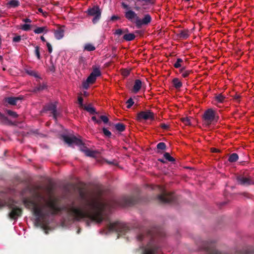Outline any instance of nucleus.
Returning a JSON list of instances; mask_svg holds the SVG:
<instances>
[{
    "mask_svg": "<svg viewBox=\"0 0 254 254\" xmlns=\"http://www.w3.org/2000/svg\"><path fill=\"white\" fill-rule=\"evenodd\" d=\"M47 47L48 48V50L49 53H51L53 51V49L52 45L50 44V43L47 42L46 44Z\"/></svg>",
    "mask_w": 254,
    "mask_h": 254,
    "instance_id": "5fc2aeb1",
    "label": "nucleus"
},
{
    "mask_svg": "<svg viewBox=\"0 0 254 254\" xmlns=\"http://www.w3.org/2000/svg\"><path fill=\"white\" fill-rule=\"evenodd\" d=\"M164 235V233L161 230L157 229L141 232L138 234L136 236L138 241H149L145 246L141 247V254H158L161 251V248L158 244L157 237H162Z\"/></svg>",
    "mask_w": 254,
    "mask_h": 254,
    "instance_id": "7ed1b4c3",
    "label": "nucleus"
},
{
    "mask_svg": "<svg viewBox=\"0 0 254 254\" xmlns=\"http://www.w3.org/2000/svg\"><path fill=\"white\" fill-rule=\"evenodd\" d=\"M27 73L30 75L35 76L36 77H38L37 73L34 70H28Z\"/></svg>",
    "mask_w": 254,
    "mask_h": 254,
    "instance_id": "49530a36",
    "label": "nucleus"
},
{
    "mask_svg": "<svg viewBox=\"0 0 254 254\" xmlns=\"http://www.w3.org/2000/svg\"><path fill=\"white\" fill-rule=\"evenodd\" d=\"M161 193L156 196V199L161 203H167L175 201V197L173 193L168 192L160 186H157Z\"/></svg>",
    "mask_w": 254,
    "mask_h": 254,
    "instance_id": "1a4fd4ad",
    "label": "nucleus"
},
{
    "mask_svg": "<svg viewBox=\"0 0 254 254\" xmlns=\"http://www.w3.org/2000/svg\"><path fill=\"white\" fill-rule=\"evenodd\" d=\"M115 128L120 132H123L125 129V126L123 123H117L115 125Z\"/></svg>",
    "mask_w": 254,
    "mask_h": 254,
    "instance_id": "cd10ccee",
    "label": "nucleus"
},
{
    "mask_svg": "<svg viewBox=\"0 0 254 254\" xmlns=\"http://www.w3.org/2000/svg\"><path fill=\"white\" fill-rule=\"evenodd\" d=\"M20 5V2L18 0H10L6 3L8 8L17 7Z\"/></svg>",
    "mask_w": 254,
    "mask_h": 254,
    "instance_id": "412c9836",
    "label": "nucleus"
},
{
    "mask_svg": "<svg viewBox=\"0 0 254 254\" xmlns=\"http://www.w3.org/2000/svg\"><path fill=\"white\" fill-rule=\"evenodd\" d=\"M142 86V82L140 79H136L132 89V92L134 93H137L141 89Z\"/></svg>",
    "mask_w": 254,
    "mask_h": 254,
    "instance_id": "6ab92c4d",
    "label": "nucleus"
},
{
    "mask_svg": "<svg viewBox=\"0 0 254 254\" xmlns=\"http://www.w3.org/2000/svg\"><path fill=\"white\" fill-rule=\"evenodd\" d=\"M9 121L7 117L0 112V123L3 124L8 123Z\"/></svg>",
    "mask_w": 254,
    "mask_h": 254,
    "instance_id": "2f4dec72",
    "label": "nucleus"
},
{
    "mask_svg": "<svg viewBox=\"0 0 254 254\" xmlns=\"http://www.w3.org/2000/svg\"><path fill=\"white\" fill-rule=\"evenodd\" d=\"M122 73L123 76H128L129 74L130 71L128 70L127 69H124L122 70Z\"/></svg>",
    "mask_w": 254,
    "mask_h": 254,
    "instance_id": "3c124183",
    "label": "nucleus"
},
{
    "mask_svg": "<svg viewBox=\"0 0 254 254\" xmlns=\"http://www.w3.org/2000/svg\"><path fill=\"white\" fill-rule=\"evenodd\" d=\"M90 74H93L95 77H97L101 75V73L99 68L94 67L92 72Z\"/></svg>",
    "mask_w": 254,
    "mask_h": 254,
    "instance_id": "7c9ffc66",
    "label": "nucleus"
},
{
    "mask_svg": "<svg viewBox=\"0 0 254 254\" xmlns=\"http://www.w3.org/2000/svg\"><path fill=\"white\" fill-rule=\"evenodd\" d=\"M6 205V202L3 201L2 200L0 199V209Z\"/></svg>",
    "mask_w": 254,
    "mask_h": 254,
    "instance_id": "680f3d73",
    "label": "nucleus"
},
{
    "mask_svg": "<svg viewBox=\"0 0 254 254\" xmlns=\"http://www.w3.org/2000/svg\"><path fill=\"white\" fill-rule=\"evenodd\" d=\"M47 31H48V30H47L46 27H37L34 30V33L36 34H40L43 32L46 33V32H47Z\"/></svg>",
    "mask_w": 254,
    "mask_h": 254,
    "instance_id": "c85d7f7f",
    "label": "nucleus"
},
{
    "mask_svg": "<svg viewBox=\"0 0 254 254\" xmlns=\"http://www.w3.org/2000/svg\"><path fill=\"white\" fill-rule=\"evenodd\" d=\"M164 157L166 160H167L168 161H169L170 162H173L175 161L174 158L173 157H172V156H171L170 154L168 152H165L164 154Z\"/></svg>",
    "mask_w": 254,
    "mask_h": 254,
    "instance_id": "c9c22d12",
    "label": "nucleus"
},
{
    "mask_svg": "<svg viewBox=\"0 0 254 254\" xmlns=\"http://www.w3.org/2000/svg\"><path fill=\"white\" fill-rule=\"evenodd\" d=\"M238 159V155L237 153H233L229 156L228 161L231 163H233L236 162Z\"/></svg>",
    "mask_w": 254,
    "mask_h": 254,
    "instance_id": "393cba45",
    "label": "nucleus"
},
{
    "mask_svg": "<svg viewBox=\"0 0 254 254\" xmlns=\"http://www.w3.org/2000/svg\"><path fill=\"white\" fill-rule=\"evenodd\" d=\"M135 38V35L133 33L125 34L123 36V39L126 41H131Z\"/></svg>",
    "mask_w": 254,
    "mask_h": 254,
    "instance_id": "b1692460",
    "label": "nucleus"
},
{
    "mask_svg": "<svg viewBox=\"0 0 254 254\" xmlns=\"http://www.w3.org/2000/svg\"><path fill=\"white\" fill-rule=\"evenodd\" d=\"M103 132L104 135L108 137H111V136L112 135L111 131H110L109 130H108L105 127L103 128Z\"/></svg>",
    "mask_w": 254,
    "mask_h": 254,
    "instance_id": "a19ab883",
    "label": "nucleus"
},
{
    "mask_svg": "<svg viewBox=\"0 0 254 254\" xmlns=\"http://www.w3.org/2000/svg\"><path fill=\"white\" fill-rule=\"evenodd\" d=\"M15 203L14 201L12 200L9 201L6 204L8 208L10 210L8 214V216L10 219L14 220H16L18 217H21L23 211L22 208L17 206Z\"/></svg>",
    "mask_w": 254,
    "mask_h": 254,
    "instance_id": "6e6552de",
    "label": "nucleus"
},
{
    "mask_svg": "<svg viewBox=\"0 0 254 254\" xmlns=\"http://www.w3.org/2000/svg\"><path fill=\"white\" fill-rule=\"evenodd\" d=\"M101 10L97 5H95L91 8H89L86 13L88 15L93 16L92 19V22L94 24L97 23L100 19L101 17Z\"/></svg>",
    "mask_w": 254,
    "mask_h": 254,
    "instance_id": "9b49d317",
    "label": "nucleus"
},
{
    "mask_svg": "<svg viewBox=\"0 0 254 254\" xmlns=\"http://www.w3.org/2000/svg\"><path fill=\"white\" fill-rule=\"evenodd\" d=\"M126 103L127 104V108L129 109L133 105L134 102L132 99L131 98H130L127 100Z\"/></svg>",
    "mask_w": 254,
    "mask_h": 254,
    "instance_id": "58836bf2",
    "label": "nucleus"
},
{
    "mask_svg": "<svg viewBox=\"0 0 254 254\" xmlns=\"http://www.w3.org/2000/svg\"><path fill=\"white\" fill-rule=\"evenodd\" d=\"M157 148L159 150H164L166 148V144L164 142H159L157 145Z\"/></svg>",
    "mask_w": 254,
    "mask_h": 254,
    "instance_id": "f704fd0d",
    "label": "nucleus"
},
{
    "mask_svg": "<svg viewBox=\"0 0 254 254\" xmlns=\"http://www.w3.org/2000/svg\"><path fill=\"white\" fill-rule=\"evenodd\" d=\"M100 118L105 124L108 123L109 122V119L105 116H100Z\"/></svg>",
    "mask_w": 254,
    "mask_h": 254,
    "instance_id": "de8ad7c7",
    "label": "nucleus"
},
{
    "mask_svg": "<svg viewBox=\"0 0 254 254\" xmlns=\"http://www.w3.org/2000/svg\"><path fill=\"white\" fill-rule=\"evenodd\" d=\"M211 149L213 152H219V150L215 148H212Z\"/></svg>",
    "mask_w": 254,
    "mask_h": 254,
    "instance_id": "338daca9",
    "label": "nucleus"
},
{
    "mask_svg": "<svg viewBox=\"0 0 254 254\" xmlns=\"http://www.w3.org/2000/svg\"><path fill=\"white\" fill-rule=\"evenodd\" d=\"M124 33L123 30L122 29H118L116 30L115 34L116 35H118L119 36H120L122 35Z\"/></svg>",
    "mask_w": 254,
    "mask_h": 254,
    "instance_id": "864d4df0",
    "label": "nucleus"
},
{
    "mask_svg": "<svg viewBox=\"0 0 254 254\" xmlns=\"http://www.w3.org/2000/svg\"><path fill=\"white\" fill-rule=\"evenodd\" d=\"M84 109L89 112L90 114L94 115L97 114L95 108L92 107L91 104L84 106Z\"/></svg>",
    "mask_w": 254,
    "mask_h": 254,
    "instance_id": "5701e85b",
    "label": "nucleus"
},
{
    "mask_svg": "<svg viewBox=\"0 0 254 254\" xmlns=\"http://www.w3.org/2000/svg\"><path fill=\"white\" fill-rule=\"evenodd\" d=\"M35 196L36 198L40 200H45V197L39 192H35Z\"/></svg>",
    "mask_w": 254,
    "mask_h": 254,
    "instance_id": "37998d69",
    "label": "nucleus"
},
{
    "mask_svg": "<svg viewBox=\"0 0 254 254\" xmlns=\"http://www.w3.org/2000/svg\"><path fill=\"white\" fill-rule=\"evenodd\" d=\"M96 154V152L95 151L91 150L89 149H88L87 150L85 153V154L87 156L89 157H95Z\"/></svg>",
    "mask_w": 254,
    "mask_h": 254,
    "instance_id": "72a5a7b5",
    "label": "nucleus"
},
{
    "mask_svg": "<svg viewBox=\"0 0 254 254\" xmlns=\"http://www.w3.org/2000/svg\"><path fill=\"white\" fill-rule=\"evenodd\" d=\"M84 50L87 51H93L95 50V47L92 44L87 43L85 45Z\"/></svg>",
    "mask_w": 254,
    "mask_h": 254,
    "instance_id": "c756f323",
    "label": "nucleus"
},
{
    "mask_svg": "<svg viewBox=\"0 0 254 254\" xmlns=\"http://www.w3.org/2000/svg\"><path fill=\"white\" fill-rule=\"evenodd\" d=\"M151 1L152 0H137V2H139V1H144L145 2V3H151Z\"/></svg>",
    "mask_w": 254,
    "mask_h": 254,
    "instance_id": "0e129e2a",
    "label": "nucleus"
},
{
    "mask_svg": "<svg viewBox=\"0 0 254 254\" xmlns=\"http://www.w3.org/2000/svg\"><path fill=\"white\" fill-rule=\"evenodd\" d=\"M23 203L26 207L32 209L33 214L36 217L35 223L37 226L43 229H45L48 224L47 219L50 216H54L62 210L54 200L46 201V204L42 207L33 200L25 199Z\"/></svg>",
    "mask_w": 254,
    "mask_h": 254,
    "instance_id": "f03ea898",
    "label": "nucleus"
},
{
    "mask_svg": "<svg viewBox=\"0 0 254 254\" xmlns=\"http://www.w3.org/2000/svg\"><path fill=\"white\" fill-rule=\"evenodd\" d=\"M48 69L52 72H54L55 71V66L52 60L50 61V65L49 66Z\"/></svg>",
    "mask_w": 254,
    "mask_h": 254,
    "instance_id": "c03bdc74",
    "label": "nucleus"
},
{
    "mask_svg": "<svg viewBox=\"0 0 254 254\" xmlns=\"http://www.w3.org/2000/svg\"><path fill=\"white\" fill-rule=\"evenodd\" d=\"M181 120L185 125H190V119L188 117L183 118Z\"/></svg>",
    "mask_w": 254,
    "mask_h": 254,
    "instance_id": "79ce46f5",
    "label": "nucleus"
},
{
    "mask_svg": "<svg viewBox=\"0 0 254 254\" xmlns=\"http://www.w3.org/2000/svg\"><path fill=\"white\" fill-rule=\"evenodd\" d=\"M207 253V254H250L247 251H237L234 254H227L221 253L216 249H213L208 245L207 243H205L202 248Z\"/></svg>",
    "mask_w": 254,
    "mask_h": 254,
    "instance_id": "f8f14e48",
    "label": "nucleus"
},
{
    "mask_svg": "<svg viewBox=\"0 0 254 254\" xmlns=\"http://www.w3.org/2000/svg\"><path fill=\"white\" fill-rule=\"evenodd\" d=\"M215 98L216 101L219 103H222L225 99V97L221 94L216 96Z\"/></svg>",
    "mask_w": 254,
    "mask_h": 254,
    "instance_id": "e433bc0d",
    "label": "nucleus"
},
{
    "mask_svg": "<svg viewBox=\"0 0 254 254\" xmlns=\"http://www.w3.org/2000/svg\"><path fill=\"white\" fill-rule=\"evenodd\" d=\"M160 127L164 129H168L169 128V125L165 124H161Z\"/></svg>",
    "mask_w": 254,
    "mask_h": 254,
    "instance_id": "bf43d9fd",
    "label": "nucleus"
},
{
    "mask_svg": "<svg viewBox=\"0 0 254 254\" xmlns=\"http://www.w3.org/2000/svg\"><path fill=\"white\" fill-rule=\"evenodd\" d=\"M31 26L29 24H24L22 26L21 29L24 31H28L30 29Z\"/></svg>",
    "mask_w": 254,
    "mask_h": 254,
    "instance_id": "a18cd8bd",
    "label": "nucleus"
},
{
    "mask_svg": "<svg viewBox=\"0 0 254 254\" xmlns=\"http://www.w3.org/2000/svg\"><path fill=\"white\" fill-rule=\"evenodd\" d=\"M179 37L180 38L186 39L189 37V34L188 30H182L180 31Z\"/></svg>",
    "mask_w": 254,
    "mask_h": 254,
    "instance_id": "a878e982",
    "label": "nucleus"
},
{
    "mask_svg": "<svg viewBox=\"0 0 254 254\" xmlns=\"http://www.w3.org/2000/svg\"><path fill=\"white\" fill-rule=\"evenodd\" d=\"M40 49V47L38 46L35 47V54L38 60H40L41 59Z\"/></svg>",
    "mask_w": 254,
    "mask_h": 254,
    "instance_id": "4c0bfd02",
    "label": "nucleus"
},
{
    "mask_svg": "<svg viewBox=\"0 0 254 254\" xmlns=\"http://www.w3.org/2000/svg\"><path fill=\"white\" fill-rule=\"evenodd\" d=\"M38 11H39V12H40V13H42V14L43 15V16H44V17H46V16H47V13L46 12H44V11H43V10L41 8H39L38 9Z\"/></svg>",
    "mask_w": 254,
    "mask_h": 254,
    "instance_id": "13d9d810",
    "label": "nucleus"
},
{
    "mask_svg": "<svg viewBox=\"0 0 254 254\" xmlns=\"http://www.w3.org/2000/svg\"><path fill=\"white\" fill-rule=\"evenodd\" d=\"M139 197L137 195L125 196L122 198V205L124 206L133 205L138 201Z\"/></svg>",
    "mask_w": 254,
    "mask_h": 254,
    "instance_id": "4468645a",
    "label": "nucleus"
},
{
    "mask_svg": "<svg viewBox=\"0 0 254 254\" xmlns=\"http://www.w3.org/2000/svg\"><path fill=\"white\" fill-rule=\"evenodd\" d=\"M184 64V61L181 58H178L176 62L174 64V66L176 68L181 67Z\"/></svg>",
    "mask_w": 254,
    "mask_h": 254,
    "instance_id": "bb28decb",
    "label": "nucleus"
},
{
    "mask_svg": "<svg viewBox=\"0 0 254 254\" xmlns=\"http://www.w3.org/2000/svg\"><path fill=\"white\" fill-rule=\"evenodd\" d=\"M92 120L94 121L95 123L100 124L101 122V121L98 120L95 116H93L91 118Z\"/></svg>",
    "mask_w": 254,
    "mask_h": 254,
    "instance_id": "052dcab7",
    "label": "nucleus"
},
{
    "mask_svg": "<svg viewBox=\"0 0 254 254\" xmlns=\"http://www.w3.org/2000/svg\"><path fill=\"white\" fill-rule=\"evenodd\" d=\"M125 18L129 22L134 23L137 28H140L143 25H148L152 20V17L149 14H144L141 19L137 14L131 9L126 10L125 12Z\"/></svg>",
    "mask_w": 254,
    "mask_h": 254,
    "instance_id": "39448f33",
    "label": "nucleus"
},
{
    "mask_svg": "<svg viewBox=\"0 0 254 254\" xmlns=\"http://www.w3.org/2000/svg\"><path fill=\"white\" fill-rule=\"evenodd\" d=\"M79 195L83 208L75 206L72 203L68 208V213L77 221L83 218H89L98 223L101 222L105 204L93 196H88L82 190H79Z\"/></svg>",
    "mask_w": 254,
    "mask_h": 254,
    "instance_id": "f257e3e1",
    "label": "nucleus"
},
{
    "mask_svg": "<svg viewBox=\"0 0 254 254\" xmlns=\"http://www.w3.org/2000/svg\"><path fill=\"white\" fill-rule=\"evenodd\" d=\"M96 78H97L93 75V74H90L86 80L83 82V88L85 89H87L89 87V84L94 83L95 82Z\"/></svg>",
    "mask_w": 254,
    "mask_h": 254,
    "instance_id": "a211bd4d",
    "label": "nucleus"
},
{
    "mask_svg": "<svg viewBox=\"0 0 254 254\" xmlns=\"http://www.w3.org/2000/svg\"><path fill=\"white\" fill-rule=\"evenodd\" d=\"M234 99L237 101H239L240 99V96L239 95L236 94L234 96Z\"/></svg>",
    "mask_w": 254,
    "mask_h": 254,
    "instance_id": "e2e57ef3",
    "label": "nucleus"
},
{
    "mask_svg": "<svg viewBox=\"0 0 254 254\" xmlns=\"http://www.w3.org/2000/svg\"><path fill=\"white\" fill-rule=\"evenodd\" d=\"M236 180L238 184L242 186H248L254 185V179L249 176L239 175L237 176Z\"/></svg>",
    "mask_w": 254,
    "mask_h": 254,
    "instance_id": "ddd939ff",
    "label": "nucleus"
},
{
    "mask_svg": "<svg viewBox=\"0 0 254 254\" xmlns=\"http://www.w3.org/2000/svg\"><path fill=\"white\" fill-rule=\"evenodd\" d=\"M192 73V70H187L184 71V72H183V74H182V76L184 78H187V77H188L189 76V75L190 73Z\"/></svg>",
    "mask_w": 254,
    "mask_h": 254,
    "instance_id": "ea45409f",
    "label": "nucleus"
},
{
    "mask_svg": "<svg viewBox=\"0 0 254 254\" xmlns=\"http://www.w3.org/2000/svg\"><path fill=\"white\" fill-rule=\"evenodd\" d=\"M61 137L63 140L69 146L73 144H75L78 146L79 147L80 150L83 152L84 153L88 149L86 146H85L84 144L80 139L76 137L74 135L69 136L67 135H62Z\"/></svg>",
    "mask_w": 254,
    "mask_h": 254,
    "instance_id": "423d86ee",
    "label": "nucleus"
},
{
    "mask_svg": "<svg viewBox=\"0 0 254 254\" xmlns=\"http://www.w3.org/2000/svg\"><path fill=\"white\" fill-rule=\"evenodd\" d=\"M119 19H120V17L117 16V15H115L112 16L110 18V20L111 21H115V20H119Z\"/></svg>",
    "mask_w": 254,
    "mask_h": 254,
    "instance_id": "4d7b16f0",
    "label": "nucleus"
},
{
    "mask_svg": "<svg viewBox=\"0 0 254 254\" xmlns=\"http://www.w3.org/2000/svg\"><path fill=\"white\" fill-rule=\"evenodd\" d=\"M39 91H42L46 88V86L45 84L39 85L37 86Z\"/></svg>",
    "mask_w": 254,
    "mask_h": 254,
    "instance_id": "6e6d98bb",
    "label": "nucleus"
},
{
    "mask_svg": "<svg viewBox=\"0 0 254 254\" xmlns=\"http://www.w3.org/2000/svg\"><path fill=\"white\" fill-rule=\"evenodd\" d=\"M125 18L129 22L134 23L137 28H140L143 25H148L152 20V17L149 14H144L141 19L137 14L131 9L126 10L125 12Z\"/></svg>",
    "mask_w": 254,
    "mask_h": 254,
    "instance_id": "20e7f679",
    "label": "nucleus"
},
{
    "mask_svg": "<svg viewBox=\"0 0 254 254\" xmlns=\"http://www.w3.org/2000/svg\"><path fill=\"white\" fill-rule=\"evenodd\" d=\"M5 112L9 116H11L12 117V118H16L18 117V115L15 112H14V111H12L11 110H5Z\"/></svg>",
    "mask_w": 254,
    "mask_h": 254,
    "instance_id": "473e14b6",
    "label": "nucleus"
},
{
    "mask_svg": "<svg viewBox=\"0 0 254 254\" xmlns=\"http://www.w3.org/2000/svg\"><path fill=\"white\" fill-rule=\"evenodd\" d=\"M108 229L110 232H115L119 236L125 235L129 231L127 226L123 223L117 221L114 223H110L108 225Z\"/></svg>",
    "mask_w": 254,
    "mask_h": 254,
    "instance_id": "0eeeda50",
    "label": "nucleus"
},
{
    "mask_svg": "<svg viewBox=\"0 0 254 254\" xmlns=\"http://www.w3.org/2000/svg\"><path fill=\"white\" fill-rule=\"evenodd\" d=\"M44 110L46 111H51L53 116L55 119H57L58 116V112L57 111L56 103H50L44 107Z\"/></svg>",
    "mask_w": 254,
    "mask_h": 254,
    "instance_id": "dca6fc26",
    "label": "nucleus"
},
{
    "mask_svg": "<svg viewBox=\"0 0 254 254\" xmlns=\"http://www.w3.org/2000/svg\"><path fill=\"white\" fill-rule=\"evenodd\" d=\"M218 118L215 111L211 108L206 110L202 116V118L205 124L208 125L211 124L213 121H217Z\"/></svg>",
    "mask_w": 254,
    "mask_h": 254,
    "instance_id": "9d476101",
    "label": "nucleus"
},
{
    "mask_svg": "<svg viewBox=\"0 0 254 254\" xmlns=\"http://www.w3.org/2000/svg\"><path fill=\"white\" fill-rule=\"evenodd\" d=\"M39 91L38 90V89L37 87H36L35 88H34L33 89V90H32V92H34V93H36V92H39Z\"/></svg>",
    "mask_w": 254,
    "mask_h": 254,
    "instance_id": "774afa93",
    "label": "nucleus"
},
{
    "mask_svg": "<svg viewBox=\"0 0 254 254\" xmlns=\"http://www.w3.org/2000/svg\"><path fill=\"white\" fill-rule=\"evenodd\" d=\"M54 35L57 40H60L64 36V30L62 28H60L55 31Z\"/></svg>",
    "mask_w": 254,
    "mask_h": 254,
    "instance_id": "aec40b11",
    "label": "nucleus"
},
{
    "mask_svg": "<svg viewBox=\"0 0 254 254\" xmlns=\"http://www.w3.org/2000/svg\"><path fill=\"white\" fill-rule=\"evenodd\" d=\"M23 21L25 23H31V20L29 18H25L23 20Z\"/></svg>",
    "mask_w": 254,
    "mask_h": 254,
    "instance_id": "69168bd1",
    "label": "nucleus"
},
{
    "mask_svg": "<svg viewBox=\"0 0 254 254\" xmlns=\"http://www.w3.org/2000/svg\"><path fill=\"white\" fill-rule=\"evenodd\" d=\"M174 87L176 89H180L182 86V82L178 78H175L172 80Z\"/></svg>",
    "mask_w": 254,
    "mask_h": 254,
    "instance_id": "4be33fe9",
    "label": "nucleus"
},
{
    "mask_svg": "<svg viewBox=\"0 0 254 254\" xmlns=\"http://www.w3.org/2000/svg\"><path fill=\"white\" fill-rule=\"evenodd\" d=\"M137 119L138 121H141V120H153L154 119V113L150 110L140 112L137 114Z\"/></svg>",
    "mask_w": 254,
    "mask_h": 254,
    "instance_id": "2eb2a0df",
    "label": "nucleus"
},
{
    "mask_svg": "<svg viewBox=\"0 0 254 254\" xmlns=\"http://www.w3.org/2000/svg\"><path fill=\"white\" fill-rule=\"evenodd\" d=\"M23 96L22 95L18 97H8L5 98L4 99V102L10 105H16L18 101L23 99Z\"/></svg>",
    "mask_w": 254,
    "mask_h": 254,
    "instance_id": "f3484780",
    "label": "nucleus"
},
{
    "mask_svg": "<svg viewBox=\"0 0 254 254\" xmlns=\"http://www.w3.org/2000/svg\"><path fill=\"white\" fill-rule=\"evenodd\" d=\"M21 37L19 35H17L13 38L12 41L15 43H18L20 41Z\"/></svg>",
    "mask_w": 254,
    "mask_h": 254,
    "instance_id": "09e8293b",
    "label": "nucleus"
},
{
    "mask_svg": "<svg viewBox=\"0 0 254 254\" xmlns=\"http://www.w3.org/2000/svg\"><path fill=\"white\" fill-rule=\"evenodd\" d=\"M121 5H122V7L124 8V9H126L127 10H128V9H130V7L129 6V5L127 4H126V3L123 2H122L121 3Z\"/></svg>",
    "mask_w": 254,
    "mask_h": 254,
    "instance_id": "603ef678",
    "label": "nucleus"
},
{
    "mask_svg": "<svg viewBox=\"0 0 254 254\" xmlns=\"http://www.w3.org/2000/svg\"><path fill=\"white\" fill-rule=\"evenodd\" d=\"M83 99L82 97L79 96L78 97V103H79L80 106L84 108V106H85L83 104Z\"/></svg>",
    "mask_w": 254,
    "mask_h": 254,
    "instance_id": "8fccbe9b",
    "label": "nucleus"
}]
</instances>
